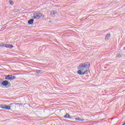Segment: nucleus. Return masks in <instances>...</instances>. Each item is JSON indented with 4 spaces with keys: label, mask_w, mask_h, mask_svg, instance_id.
<instances>
[{
    "label": "nucleus",
    "mask_w": 125,
    "mask_h": 125,
    "mask_svg": "<svg viewBox=\"0 0 125 125\" xmlns=\"http://www.w3.org/2000/svg\"><path fill=\"white\" fill-rule=\"evenodd\" d=\"M89 66H90V64L88 62H85L80 64L78 67V68L79 69L78 71V74L79 75H86L87 72H88Z\"/></svg>",
    "instance_id": "nucleus-1"
},
{
    "label": "nucleus",
    "mask_w": 125,
    "mask_h": 125,
    "mask_svg": "<svg viewBox=\"0 0 125 125\" xmlns=\"http://www.w3.org/2000/svg\"><path fill=\"white\" fill-rule=\"evenodd\" d=\"M44 16L41 13H37L34 14L33 18L34 19H40V18H43Z\"/></svg>",
    "instance_id": "nucleus-2"
},
{
    "label": "nucleus",
    "mask_w": 125,
    "mask_h": 125,
    "mask_svg": "<svg viewBox=\"0 0 125 125\" xmlns=\"http://www.w3.org/2000/svg\"><path fill=\"white\" fill-rule=\"evenodd\" d=\"M15 79V76L12 75H8L5 76V80H9L10 81H12Z\"/></svg>",
    "instance_id": "nucleus-3"
},
{
    "label": "nucleus",
    "mask_w": 125,
    "mask_h": 125,
    "mask_svg": "<svg viewBox=\"0 0 125 125\" xmlns=\"http://www.w3.org/2000/svg\"><path fill=\"white\" fill-rule=\"evenodd\" d=\"M0 46H4V47H7L8 48H12L13 47V45L7 44H1Z\"/></svg>",
    "instance_id": "nucleus-4"
},
{
    "label": "nucleus",
    "mask_w": 125,
    "mask_h": 125,
    "mask_svg": "<svg viewBox=\"0 0 125 125\" xmlns=\"http://www.w3.org/2000/svg\"><path fill=\"white\" fill-rule=\"evenodd\" d=\"M8 85V82L7 81H4L1 83H0V85L1 86L3 85L4 86Z\"/></svg>",
    "instance_id": "nucleus-5"
},
{
    "label": "nucleus",
    "mask_w": 125,
    "mask_h": 125,
    "mask_svg": "<svg viewBox=\"0 0 125 125\" xmlns=\"http://www.w3.org/2000/svg\"><path fill=\"white\" fill-rule=\"evenodd\" d=\"M55 14H56V12L54 11H52L51 12L50 15L52 16V17H54V16H55Z\"/></svg>",
    "instance_id": "nucleus-6"
},
{
    "label": "nucleus",
    "mask_w": 125,
    "mask_h": 125,
    "mask_svg": "<svg viewBox=\"0 0 125 125\" xmlns=\"http://www.w3.org/2000/svg\"><path fill=\"white\" fill-rule=\"evenodd\" d=\"M28 24L32 25L34 23V19H30L28 21Z\"/></svg>",
    "instance_id": "nucleus-7"
},
{
    "label": "nucleus",
    "mask_w": 125,
    "mask_h": 125,
    "mask_svg": "<svg viewBox=\"0 0 125 125\" xmlns=\"http://www.w3.org/2000/svg\"><path fill=\"white\" fill-rule=\"evenodd\" d=\"M63 118H65V119H71V117H70V115H69L68 113H66V115L63 116Z\"/></svg>",
    "instance_id": "nucleus-8"
},
{
    "label": "nucleus",
    "mask_w": 125,
    "mask_h": 125,
    "mask_svg": "<svg viewBox=\"0 0 125 125\" xmlns=\"http://www.w3.org/2000/svg\"><path fill=\"white\" fill-rule=\"evenodd\" d=\"M5 107H6V105L5 104H0V108H1V109H5Z\"/></svg>",
    "instance_id": "nucleus-9"
},
{
    "label": "nucleus",
    "mask_w": 125,
    "mask_h": 125,
    "mask_svg": "<svg viewBox=\"0 0 125 125\" xmlns=\"http://www.w3.org/2000/svg\"><path fill=\"white\" fill-rule=\"evenodd\" d=\"M110 36H111V34H110V33L107 34L105 36V40H109V38H110Z\"/></svg>",
    "instance_id": "nucleus-10"
},
{
    "label": "nucleus",
    "mask_w": 125,
    "mask_h": 125,
    "mask_svg": "<svg viewBox=\"0 0 125 125\" xmlns=\"http://www.w3.org/2000/svg\"><path fill=\"white\" fill-rule=\"evenodd\" d=\"M75 120H76V121H83V119H82V118H80V117L75 118Z\"/></svg>",
    "instance_id": "nucleus-11"
},
{
    "label": "nucleus",
    "mask_w": 125,
    "mask_h": 125,
    "mask_svg": "<svg viewBox=\"0 0 125 125\" xmlns=\"http://www.w3.org/2000/svg\"><path fill=\"white\" fill-rule=\"evenodd\" d=\"M5 109H6L7 110H10V106L6 105Z\"/></svg>",
    "instance_id": "nucleus-12"
},
{
    "label": "nucleus",
    "mask_w": 125,
    "mask_h": 125,
    "mask_svg": "<svg viewBox=\"0 0 125 125\" xmlns=\"http://www.w3.org/2000/svg\"><path fill=\"white\" fill-rule=\"evenodd\" d=\"M9 3L11 5H13V4H14V2H13V1L10 0Z\"/></svg>",
    "instance_id": "nucleus-13"
},
{
    "label": "nucleus",
    "mask_w": 125,
    "mask_h": 125,
    "mask_svg": "<svg viewBox=\"0 0 125 125\" xmlns=\"http://www.w3.org/2000/svg\"><path fill=\"white\" fill-rule=\"evenodd\" d=\"M121 57H122V55H121V54H119L116 56L117 58H121Z\"/></svg>",
    "instance_id": "nucleus-14"
},
{
    "label": "nucleus",
    "mask_w": 125,
    "mask_h": 125,
    "mask_svg": "<svg viewBox=\"0 0 125 125\" xmlns=\"http://www.w3.org/2000/svg\"><path fill=\"white\" fill-rule=\"evenodd\" d=\"M14 104H10V106H11V105H14Z\"/></svg>",
    "instance_id": "nucleus-15"
},
{
    "label": "nucleus",
    "mask_w": 125,
    "mask_h": 125,
    "mask_svg": "<svg viewBox=\"0 0 125 125\" xmlns=\"http://www.w3.org/2000/svg\"><path fill=\"white\" fill-rule=\"evenodd\" d=\"M124 125H125V122H124V123L123 124Z\"/></svg>",
    "instance_id": "nucleus-16"
}]
</instances>
